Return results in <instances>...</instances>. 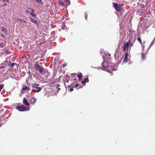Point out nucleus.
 <instances>
[{
  "instance_id": "nucleus-1",
  "label": "nucleus",
  "mask_w": 155,
  "mask_h": 155,
  "mask_svg": "<svg viewBox=\"0 0 155 155\" xmlns=\"http://www.w3.org/2000/svg\"><path fill=\"white\" fill-rule=\"evenodd\" d=\"M35 69L42 75L44 74V72H45V69H44V68L39 65L38 62H35L34 65Z\"/></svg>"
},
{
  "instance_id": "nucleus-2",
  "label": "nucleus",
  "mask_w": 155,
  "mask_h": 155,
  "mask_svg": "<svg viewBox=\"0 0 155 155\" xmlns=\"http://www.w3.org/2000/svg\"><path fill=\"white\" fill-rule=\"evenodd\" d=\"M117 68V65H114L113 64L108 65L107 66V72L110 73L111 75L112 74V71H114L116 70Z\"/></svg>"
},
{
  "instance_id": "nucleus-3",
  "label": "nucleus",
  "mask_w": 155,
  "mask_h": 155,
  "mask_svg": "<svg viewBox=\"0 0 155 155\" xmlns=\"http://www.w3.org/2000/svg\"><path fill=\"white\" fill-rule=\"evenodd\" d=\"M16 109H18L19 111H23L28 110L29 109V108H27L23 105H17L16 107Z\"/></svg>"
},
{
  "instance_id": "nucleus-4",
  "label": "nucleus",
  "mask_w": 155,
  "mask_h": 155,
  "mask_svg": "<svg viewBox=\"0 0 155 155\" xmlns=\"http://www.w3.org/2000/svg\"><path fill=\"white\" fill-rule=\"evenodd\" d=\"M39 86V85L38 84H33L32 86V87L36 89V90H34L33 89L32 90V92H39L41 90V89L40 87H37Z\"/></svg>"
},
{
  "instance_id": "nucleus-5",
  "label": "nucleus",
  "mask_w": 155,
  "mask_h": 155,
  "mask_svg": "<svg viewBox=\"0 0 155 155\" xmlns=\"http://www.w3.org/2000/svg\"><path fill=\"white\" fill-rule=\"evenodd\" d=\"M123 4L119 5L116 3H114V8L116 9V10L118 12H119L120 11L121 7L123 6Z\"/></svg>"
},
{
  "instance_id": "nucleus-6",
  "label": "nucleus",
  "mask_w": 155,
  "mask_h": 155,
  "mask_svg": "<svg viewBox=\"0 0 155 155\" xmlns=\"http://www.w3.org/2000/svg\"><path fill=\"white\" fill-rule=\"evenodd\" d=\"M102 57L103 59H104V60L102 63V67L101 68V69L102 70L106 71L107 70V67L106 64V63L105 60V58L104 55H103Z\"/></svg>"
},
{
  "instance_id": "nucleus-7",
  "label": "nucleus",
  "mask_w": 155,
  "mask_h": 155,
  "mask_svg": "<svg viewBox=\"0 0 155 155\" xmlns=\"http://www.w3.org/2000/svg\"><path fill=\"white\" fill-rule=\"evenodd\" d=\"M14 65H16V67H18V66H19L18 64L16 63H12L11 61L9 62L8 64V65L10 67V69L13 68V66Z\"/></svg>"
},
{
  "instance_id": "nucleus-8",
  "label": "nucleus",
  "mask_w": 155,
  "mask_h": 155,
  "mask_svg": "<svg viewBox=\"0 0 155 155\" xmlns=\"http://www.w3.org/2000/svg\"><path fill=\"white\" fill-rule=\"evenodd\" d=\"M128 55V53L126 52L125 54V57H124V60L123 61V62L124 63H126L127 61V57Z\"/></svg>"
},
{
  "instance_id": "nucleus-9",
  "label": "nucleus",
  "mask_w": 155,
  "mask_h": 155,
  "mask_svg": "<svg viewBox=\"0 0 155 155\" xmlns=\"http://www.w3.org/2000/svg\"><path fill=\"white\" fill-rule=\"evenodd\" d=\"M30 20H31V21L34 24H36V25H38V23L37 21L34 19L31 18H29Z\"/></svg>"
},
{
  "instance_id": "nucleus-10",
  "label": "nucleus",
  "mask_w": 155,
  "mask_h": 155,
  "mask_svg": "<svg viewBox=\"0 0 155 155\" xmlns=\"http://www.w3.org/2000/svg\"><path fill=\"white\" fill-rule=\"evenodd\" d=\"M129 47V45L128 43L125 44L124 45L123 47V50L124 51H125L127 50V51L128 50Z\"/></svg>"
},
{
  "instance_id": "nucleus-11",
  "label": "nucleus",
  "mask_w": 155,
  "mask_h": 155,
  "mask_svg": "<svg viewBox=\"0 0 155 155\" xmlns=\"http://www.w3.org/2000/svg\"><path fill=\"white\" fill-rule=\"evenodd\" d=\"M23 103L27 106H29V103L28 102L27 100L25 97H24L23 100Z\"/></svg>"
},
{
  "instance_id": "nucleus-12",
  "label": "nucleus",
  "mask_w": 155,
  "mask_h": 155,
  "mask_svg": "<svg viewBox=\"0 0 155 155\" xmlns=\"http://www.w3.org/2000/svg\"><path fill=\"white\" fill-rule=\"evenodd\" d=\"M2 31L4 32V33L5 34V35H7V34H8L7 30L3 26L2 27Z\"/></svg>"
},
{
  "instance_id": "nucleus-13",
  "label": "nucleus",
  "mask_w": 155,
  "mask_h": 155,
  "mask_svg": "<svg viewBox=\"0 0 155 155\" xmlns=\"http://www.w3.org/2000/svg\"><path fill=\"white\" fill-rule=\"evenodd\" d=\"M34 12V9L31 8H28L26 11V12L27 13H30L31 12L33 13Z\"/></svg>"
},
{
  "instance_id": "nucleus-14",
  "label": "nucleus",
  "mask_w": 155,
  "mask_h": 155,
  "mask_svg": "<svg viewBox=\"0 0 155 155\" xmlns=\"http://www.w3.org/2000/svg\"><path fill=\"white\" fill-rule=\"evenodd\" d=\"M89 79L88 77L84 79L83 81H81V83L83 84H85V83L89 82Z\"/></svg>"
},
{
  "instance_id": "nucleus-15",
  "label": "nucleus",
  "mask_w": 155,
  "mask_h": 155,
  "mask_svg": "<svg viewBox=\"0 0 155 155\" xmlns=\"http://www.w3.org/2000/svg\"><path fill=\"white\" fill-rule=\"evenodd\" d=\"M36 101V100L35 98L33 97H32L31 98V102L32 103H35Z\"/></svg>"
},
{
  "instance_id": "nucleus-16",
  "label": "nucleus",
  "mask_w": 155,
  "mask_h": 155,
  "mask_svg": "<svg viewBox=\"0 0 155 155\" xmlns=\"http://www.w3.org/2000/svg\"><path fill=\"white\" fill-rule=\"evenodd\" d=\"M127 43L129 45H129H130V46L131 47L132 46L133 44V43L131 41V40L130 39L128 41V42Z\"/></svg>"
},
{
  "instance_id": "nucleus-17",
  "label": "nucleus",
  "mask_w": 155,
  "mask_h": 155,
  "mask_svg": "<svg viewBox=\"0 0 155 155\" xmlns=\"http://www.w3.org/2000/svg\"><path fill=\"white\" fill-rule=\"evenodd\" d=\"M30 88L26 86H25V87H24L22 88L23 90H26L27 91H29L30 90Z\"/></svg>"
},
{
  "instance_id": "nucleus-18",
  "label": "nucleus",
  "mask_w": 155,
  "mask_h": 155,
  "mask_svg": "<svg viewBox=\"0 0 155 155\" xmlns=\"http://www.w3.org/2000/svg\"><path fill=\"white\" fill-rule=\"evenodd\" d=\"M66 3L68 5H69L70 4V1L69 0H65Z\"/></svg>"
},
{
  "instance_id": "nucleus-19",
  "label": "nucleus",
  "mask_w": 155,
  "mask_h": 155,
  "mask_svg": "<svg viewBox=\"0 0 155 155\" xmlns=\"http://www.w3.org/2000/svg\"><path fill=\"white\" fill-rule=\"evenodd\" d=\"M146 54H144L143 53H142V58L143 59H144L146 58Z\"/></svg>"
},
{
  "instance_id": "nucleus-20",
  "label": "nucleus",
  "mask_w": 155,
  "mask_h": 155,
  "mask_svg": "<svg viewBox=\"0 0 155 155\" xmlns=\"http://www.w3.org/2000/svg\"><path fill=\"white\" fill-rule=\"evenodd\" d=\"M137 40L140 44H142V41L140 37L138 38Z\"/></svg>"
},
{
  "instance_id": "nucleus-21",
  "label": "nucleus",
  "mask_w": 155,
  "mask_h": 155,
  "mask_svg": "<svg viewBox=\"0 0 155 155\" xmlns=\"http://www.w3.org/2000/svg\"><path fill=\"white\" fill-rule=\"evenodd\" d=\"M17 20H19L20 21V22H24V23H25V24H26V22L24 20V19H17Z\"/></svg>"
},
{
  "instance_id": "nucleus-22",
  "label": "nucleus",
  "mask_w": 155,
  "mask_h": 155,
  "mask_svg": "<svg viewBox=\"0 0 155 155\" xmlns=\"http://www.w3.org/2000/svg\"><path fill=\"white\" fill-rule=\"evenodd\" d=\"M5 53L8 54H10L11 53L10 51L8 49H7L5 50Z\"/></svg>"
},
{
  "instance_id": "nucleus-23",
  "label": "nucleus",
  "mask_w": 155,
  "mask_h": 155,
  "mask_svg": "<svg viewBox=\"0 0 155 155\" xmlns=\"http://www.w3.org/2000/svg\"><path fill=\"white\" fill-rule=\"evenodd\" d=\"M59 4L61 5V6H63V5H64V3L62 2L61 1H60L59 2Z\"/></svg>"
},
{
  "instance_id": "nucleus-24",
  "label": "nucleus",
  "mask_w": 155,
  "mask_h": 155,
  "mask_svg": "<svg viewBox=\"0 0 155 155\" xmlns=\"http://www.w3.org/2000/svg\"><path fill=\"white\" fill-rule=\"evenodd\" d=\"M70 79V77H67L66 78V79L64 81L67 82H68V81Z\"/></svg>"
},
{
  "instance_id": "nucleus-25",
  "label": "nucleus",
  "mask_w": 155,
  "mask_h": 155,
  "mask_svg": "<svg viewBox=\"0 0 155 155\" xmlns=\"http://www.w3.org/2000/svg\"><path fill=\"white\" fill-rule=\"evenodd\" d=\"M4 85L3 84H0V91H1V90L3 88Z\"/></svg>"
},
{
  "instance_id": "nucleus-26",
  "label": "nucleus",
  "mask_w": 155,
  "mask_h": 155,
  "mask_svg": "<svg viewBox=\"0 0 155 155\" xmlns=\"http://www.w3.org/2000/svg\"><path fill=\"white\" fill-rule=\"evenodd\" d=\"M77 77L79 78V80L80 81L81 79V75H78Z\"/></svg>"
},
{
  "instance_id": "nucleus-27",
  "label": "nucleus",
  "mask_w": 155,
  "mask_h": 155,
  "mask_svg": "<svg viewBox=\"0 0 155 155\" xmlns=\"http://www.w3.org/2000/svg\"><path fill=\"white\" fill-rule=\"evenodd\" d=\"M87 12L85 13V18L87 20Z\"/></svg>"
},
{
  "instance_id": "nucleus-28",
  "label": "nucleus",
  "mask_w": 155,
  "mask_h": 155,
  "mask_svg": "<svg viewBox=\"0 0 155 155\" xmlns=\"http://www.w3.org/2000/svg\"><path fill=\"white\" fill-rule=\"evenodd\" d=\"M35 1L37 2L40 4H41V2H42L41 0H36Z\"/></svg>"
},
{
  "instance_id": "nucleus-29",
  "label": "nucleus",
  "mask_w": 155,
  "mask_h": 155,
  "mask_svg": "<svg viewBox=\"0 0 155 155\" xmlns=\"http://www.w3.org/2000/svg\"><path fill=\"white\" fill-rule=\"evenodd\" d=\"M31 15L33 17L35 18V14H33L32 13H31Z\"/></svg>"
},
{
  "instance_id": "nucleus-30",
  "label": "nucleus",
  "mask_w": 155,
  "mask_h": 155,
  "mask_svg": "<svg viewBox=\"0 0 155 155\" xmlns=\"http://www.w3.org/2000/svg\"><path fill=\"white\" fill-rule=\"evenodd\" d=\"M4 47V44L3 43H1L0 44V47L2 48Z\"/></svg>"
},
{
  "instance_id": "nucleus-31",
  "label": "nucleus",
  "mask_w": 155,
  "mask_h": 155,
  "mask_svg": "<svg viewBox=\"0 0 155 155\" xmlns=\"http://www.w3.org/2000/svg\"><path fill=\"white\" fill-rule=\"evenodd\" d=\"M3 1L4 2H6L7 3L9 2V0H3Z\"/></svg>"
},
{
  "instance_id": "nucleus-32",
  "label": "nucleus",
  "mask_w": 155,
  "mask_h": 155,
  "mask_svg": "<svg viewBox=\"0 0 155 155\" xmlns=\"http://www.w3.org/2000/svg\"><path fill=\"white\" fill-rule=\"evenodd\" d=\"M74 90V89L73 87H71L70 89V90L71 91H73Z\"/></svg>"
},
{
  "instance_id": "nucleus-33",
  "label": "nucleus",
  "mask_w": 155,
  "mask_h": 155,
  "mask_svg": "<svg viewBox=\"0 0 155 155\" xmlns=\"http://www.w3.org/2000/svg\"><path fill=\"white\" fill-rule=\"evenodd\" d=\"M28 78H32V75L31 74H29V76H28Z\"/></svg>"
},
{
  "instance_id": "nucleus-34",
  "label": "nucleus",
  "mask_w": 155,
  "mask_h": 155,
  "mask_svg": "<svg viewBox=\"0 0 155 155\" xmlns=\"http://www.w3.org/2000/svg\"><path fill=\"white\" fill-rule=\"evenodd\" d=\"M77 74H76L75 73H72L71 74V76H74V75H77Z\"/></svg>"
},
{
  "instance_id": "nucleus-35",
  "label": "nucleus",
  "mask_w": 155,
  "mask_h": 155,
  "mask_svg": "<svg viewBox=\"0 0 155 155\" xmlns=\"http://www.w3.org/2000/svg\"><path fill=\"white\" fill-rule=\"evenodd\" d=\"M1 36L3 37V38H5V36L2 34H1Z\"/></svg>"
},
{
  "instance_id": "nucleus-36",
  "label": "nucleus",
  "mask_w": 155,
  "mask_h": 155,
  "mask_svg": "<svg viewBox=\"0 0 155 155\" xmlns=\"http://www.w3.org/2000/svg\"><path fill=\"white\" fill-rule=\"evenodd\" d=\"M27 58V57L26 56H24L22 57V58Z\"/></svg>"
},
{
  "instance_id": "nucleus-37",
  "label": "nucleus",
  "mask_w": 155,
  "mask_h": 155,
  "mask_svg": "<svg viewBox=\"0 0 155 155\" xmlns=\"http://www.w3.org/2000/svg\"><path fill=\"white\" fill-rule=\"evenodd\" d=\"M28 73L29 74H31V72H30V70H29L28 71Z\"/></svg>"
},
{
  "instance_id": "nucleus-38",
  "label": "nucleus",
  "mask_w": 155,
  "mask_h": 155,
  "mask_svg": "<svg viewBox=\"0 0 155 155\" xmlns=\"http://www.w3.org/2000/svg\"><path fill=\"white\" fill-rule=\"evenodd\" d=\"M78 86V84H77L76 85V87H77Z\"/></svg>"
},
{
  "instance_id": "nucleus-39",
  "label": "nucleus",
  "mask_w": 155,
  "mask_h": 155,
  "mask_svg": "<svg viewBox=\"0 0 155 155\" xmlns=\"http://www.w3.org/2000/svg\"><path fill=\"white\" fill-rule=\"evenodd\" d=\"M65 27V26H64V27H62V28L63 29H64V27Z\"/></svg>"
},
{
  "instance_id": "nucleus-40",
  "label": "nucleus",
  "mask_w": 155,
  "mask_h": 155,
  "mask_svg": "<svg viewBox=\"0 0 155 155\" xmlns=\"http://www.w3.org/2000/svg\"><path fill=\"white\" fill-rule=\"evenodd\" d=\"M103 52V51H100V53H101V54H102Z\"/></svg>"
},
{
  "instance_id": "nucleus-41",
  "label": "nucleus",
  "mask_w": 155,
  "mask_h": 155,
  "mask_svg": "<svg viewBox=\"0 0 155 155\" xmlns=\"http://www.w3.org/2000/svg\"><path fill=\"white\" fill-rule=\"evenodd\" d=\"M62 66H66V65H65V64H63V65H62Z\"/></svg>"
},
{
  "instance_id": "nucleus-42",
  "label": "nucleus",
  "mask_w": 155,
  "mask_h": 155,
  "mask_svg": "<svg viewBox=\"0 0 155 155\" xmlns=\"http://www.w3.org/2000/svg\"><path fill=\"white\" fill-rule=\"evenodd\" d=\"M1 120H2L1 119H0V121H1ZM1 126V124H0V126Z\"/></svg>"
},
{
  "instance_id": "nucleus-43",
  "label": "nucleus",
  "mask_w": 155,
  "mask_h": 155,
  "mask_svg": "<svg viewBox=\"0 0 155 155\" xmlns=\"http://www.w3.org/2000/svg\"><path fill=\"white\" fill-rule=\"evenodd\" d=\"M2 106L1 105H0V109L2 107Z\"/></svg>"
},
{
  "instance_id": "nucleus-44",
  "label": "nucleus",
  "mask_w": 155,
  "mask_h": 155,
  "mask_svg": "<svg viewBox=\"0 0 155 155\" xmlns=\"http://www.w3.org/2000/svg\"><path fill=\"white\" fill-rule=\"evenodd\" d=\"M144 46H143V48H144Z\"/></svg>"
},
{
  "instance_id": "nucleus-45",
  "label": "nucleus",
  "mask_w": 155,
  "mask_h": 155,
  "mask_svg": "<svg viewBox=\"0 0 155 155\" xmlns=\"http://www.w3.org/2000/svg\"><path fill=\"white\" fill-rule=\"evenodd\" d=\"M4 66H3V67H2V68H4Z\"/></svg>"
},
{
  "instance_id": "nucleus-46",
  "label": "nucleus",
  "mask_w": 155,
  "mask_h": 155,
  "mask_svg": "<svg viewBox=\"0 0 155 155\" xmlns=\"http://www.w3.org/2000/svg\"><path fill=\"white\" fill-rule=\"evenodd\" d=\"M2 110V109L0 110V111Z\"/></svg>"
},
{
  "instance_id": "nucleus-47",
  "label": "nucleus",
  "mask_w": 155,
  "mask_h": 155,
  "mask_svg": "<svg viewBox=\"0 0 155 155\" xmlns=\"http://www.w3.org/2000/svg\"><path fill=\"white\" fill-rule=\"evenodd\" d=\"M4 5H6V4H5H5H4Z\"/></svg>"
}]
</instances>
